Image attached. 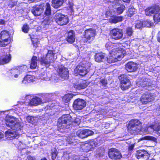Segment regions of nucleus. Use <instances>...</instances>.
Masks as SVG:
<instances>
[{"label": "nucleus", "mask_w": 160, "mask_h": 160, "mask_svg": "<svg viewBox=\"0 0 160 160\" xmlns=\"http://www.w3.org/2000/svg\"><path fill=\"white\" fill-rule=\"evenodd\" d=\"M126 53L123 49L119 48H114L110 52L109 56L107 58V62L110 63L120 61Z\"/></svg>", "instance_id": "f257e3e1"}, {"label": "nucleus", "mask_w": 160, "mask_h": 160, "mask_svg": "<svg viewBox=\"0 0 160 160\" xmlns=\"http://www.w3.org/2000/svg\"><path fill=\"white\" fill-rule=\"evenodd\" d=\"M73 122L78 124L80 122V120L79 118H77L73 121L69 114L63 115L58 119V128L60 130L68 128H69V126Z\"/></svg>", "instance_id": "f03ea898"}, {"label": "nucleus", "mask_w": 160, "mask_h": 160, "mask_svg": "<svg viewBox=\"0 0 160 160\" xmlns=\"http://www.w3.org/2000/svg\"><path fill=\"white\" fill-rule=\"evenodd\" d=\"M6 124L8 127L16 130H21L23 124L18 118L13 117L7 116L5 118Z\"/></svg>", "instance_id": "7ed1b4c3"}, {"label": "nucleus", "mask_w": 160, "mask_h": 160, "mask_svg": "<svg viewBox=\"0 0 160 160\" xmlns=\"http://www.w3.org/2000/svg\"><path fill=\"white\" fill-rule=\"evenodd\" d=\"M142 128L140 121L137 119L131 121L128 127V131L132 134H137L141 131Z\"/></svg>", "instance_id": "20e7f679"}, {"label": "nucleus", "mask_w": 160, "mask_h": 160, "mask_svg": "<svg viewBox=\"0 0 160 160\" xmlns=\"http://www.w3.org/2000/svg\"><path fill=\"white\" fill-rule=\"evenodd\" d=\"M55 51L49 50L45 57H43L39 59L42 64L47 67H48L51 63L53 62L56 58L54 57Z\"/></svg>", "instance_id": "39448f33"}, {"label": "nucleus", "mask_w": 160, "mask_h": 160, "mask_svg": "<svg viewBox=\"0 0 160 160\" xmlns=\"http://www.w3.org/2000/svg\"><path fill=\"white\" fill-rule=\"evenodd\" d=\"M67 1V0H52V5L54 8H57L61 6L64 2ZM67 3L68 5L69 8L72 10L73 5L72 0H68Z\"/></svg>", "instance_id": "423d86ee"}, {"label": "nucleus", "mask_w": 160, "mask_h": 160, "mask_svg": "<svg viewBox=\"0 0 160 160\" xmlns=\"http://www.w3.org/2000/svg\"><path fill=\"white\" fill-rule=\"evenodd\" d=\"M108 156L112 160H119L122 157L120 152L115 148H112L109 150Z\"/></svg>", "instance_id": "0eeeda50"}, {"label": "nucleus", "mask_w": 160, "mask_h": 160, "mask_svg": "<svg viewBox=\"0 0 160 160\" xmlns=\"http://www.w3.org/2000/svg\"><path fill=\"white\" fill-rule=\"evenodd\" d=\"M55 18L56 22L60 25H66L68 22V19L67 17L59 13L56 14Z\"/></svg>", "instance_id": "6e6552de"}, {"label": "nucleus", "mask_w": 160, "mask_h": 160, "mask_svg": "<svg viewBox=\"0 0 160 160\" xmlns=\"http://www.w3.org/2000/svg\"><path fill=\"white\" fill-rule=\"evenodd\" d=\"M155 131L158 132L160 131V124L149 125L148 127H144L142 128L141 130L142 132L147 134L151 133Z\"/></svg>", "instance_id": "1a4fd4ad"}, {"label": "nucleus", "mask_w": 160, "mask_h": 160, "mask_svg": "<svg viewBox=\"0 0 160 160\" xmlns=\"http://www.w3.org/2000/svg\"><path fill=\"white\" fill-rule=\"evenodd\" d=\"M110 33L112 38L115 40L121 39L123 35L122 30L117 28L112 29L110 31Z\"/></svg>", "instance_id": "9d476101"}, {"label": "nucleus", "mask_w": 160, "mask_h": 160, "mask_svg": "<svg viewBox=\"0 0 160 160\" xmlns=\"http://www.w3.org/2000/svg\"><path fill=\"white\" fill-rule=\"evenodd\" d=\"M76 134L79 138H83L92 135L94 134V132L89 129H80L77 131Z\"/></svg>", "instance_id": "9b49d317"}, {"label": "nucleus", "mask_w": 160, "mask_h": 160, "mask_svg": "<svg viewBox=\"0 0 160 160\" xmlns=\"http://www.w3.org/2000/svg\"><path fill=\"white\" fill-rule=\"evenodd\" d=\"M85 101L82 99H78L76 100L74 102L73 107L76 110L82 109L86 106Z\"/></svg>", "instance_id": "f8f14e48"}, {"label": "nucleus", "mask_w": 160, "mask_h": 160, "mask_svg": "<svg viewBox=\"0 0 160 160\" xmlns=\"http://www.w3.org/2000/svg\"><path fill=\"white\" fill-rule=\"evenodd\" d=\"M154 98L151 94L148 92L143 94L140 98V100L142 104H147L148 103L153 101Z\"/></svg>", "instance_id": "ddd939ff"}, {"label": "nucleus", "mask_w": 160, "mask_h": 160, "mask_svg": "<svg viewBox=\"0 0 160 160\" xmlns=\"http://www.w3.org/2000/svg\"><path fill=\"white\" fill-rule=\"evenodd\" d=\"M95 30L94 28H89L86 30L84 32V37L87 40H93L96 35Z\"/></svg>", "instance_id": "4468645a"}, {"label": "nucleus", "mask_w": 160, "mask_h": 160, "mask_svg": "<svg viewBox=\"0 0 160 160\" xmlns=\"http://www.w3.org/2000/svg\"><path fill=\"white\" fill-rule=\"evenodd\" d=\"M84 65L79 64L74 70V72L76 74H79L81 76L85 75L87 73L88 68Z\"/></svg>", "instance_id": "2eb2a0df"}, {"label": "nucleus", "mask_w": 160, "mask_h": 160, "mask_svg": "<svg viewBox=\"0 0 160 160\" xmlns=\"http://www.w3.org/2000/svg\"><path fill=\"white\" fill-rule=\"evenodd\" d=\"M26 66H24L23 67H21L17 69H11L10 71L11 73V78L14 79H15L18 78L19 76L20 75L22 72V70L24 68H26Z\"/></svg>", "instance_id": "dca6fc26"}, {"label": "nucleus", "mask_w": 160, "mask_h": 160, "mask_svg": "<svg viewBox=\"0 0 160 160\" xmlns=\"http://www.w3.org/2000/svg\"><path fill=\"white\" fill-rule=\"evenodd\" d=\"M160 8L158 6H154L146 8L145 10V14L147 16H150L152 14L155 15L159 11Z\"/></svg>", "instance_id": "f3484780"}, {"label": "nucleus", "mask_w": 160, "mask_h": 160, "mask_svg": "<svg viewBox=\"0 0 160 160\" xmlns=\"http://www.w3.org/2000/svg\"><path fill=\"white\" fill-rule=\"evenodd\" d=\"M58 74L59 76L64 79H67L68 77V71L64 66H61L58 68Z\"/></svg>", "instance_id": "a211bd4d"}, {"label": "nucleus", "mask_w": 160, "mask_h": 160, "mask_svg": "<svg viewBox=\"0 0 160 160\" xmlns=\"http://www.w3.org/2000/svg\"><path fill=\"white\" fill-rule=\"evenodd\" d=\"M11 59V56L8 52L5 55L0 57V65H3L9 62Z\"/></svg>", "instance_id": "6ab92c4d"}, {"label": "nucleus", "mask_w": 160, "mask_h": 160, "mask_svg": "<svg viewBox=\"0 0 160 160\" xmlns=\"http://www.w3.org/2000/svg\"><path fill=\"white\" fill-rule=\"evenodd\" d=\"M19 134L16 132L12 130H9L6 132L5 137L8 139H13L18 136Z\"/></svg>", "instance_id": "aec40b11"}, {"label": "nucleus", "mask_w": 160, "mask_h": 160, "mask_svg": "<svg viewBox=\"0 0 160 160\" xmlns=\"http://www.w3.org/2000/svg\"><path fill=\"white\" fill-rule=\"evenodd\" d=\"M137 68V65L133 62H129L126 65V69L129 72L135 71Z\"/></svg>", "instance_id": "412c9836"}, {"label": "nucleus", "mask_w": 160, "mask_h": 160, "mask_svg": "<svg viewBox=\"0 0 160 160\" xmlns=\"http://www.w3.org/2000/svg\"><path fill=\"white\" fill-rule=\"evenodd\" d=\"M136 155L138 159L142 158L147 159L148 158L149 154L145 150H138L137 151Z\"/></svg>", "instance_id": "4be33fe9"}, {"label": "nucleus", "mask_w": 160, "mask_h": 160, "mask_svg": "<svg viewBox=\"0 0 160 160\" xmlns=\"http://www.w3.org/2000/svg\"><path fill=\"white\" fill-rule=\"evenodd\" d=\"M98 141L97 139H94L90 140L87 144L86 147L87 149L86 150L88 151L92 150V149L95 147L98 144Z\"/></svg>", "instance_id": "5701e85b"}, {"label": "nucleus", "mask_w": 160, "mask_h": 160, "mask_svg": "<svg viewBox=\"0 0 160 160\" xmlns=\"http://www.w3.org/2000/svg\"><path fill=\"white\" fill-rule=\"evenodd\" d=\"M44 8L42 6H36L34 7L32 11L33 14L35 16L40 15L43 12Z\"/></svg>", "instance_id": "b1692460"}, {"label": "nucleus", "mask_w": 160, "mask_h": 160, "mask_svg": "<svg viewBox=\"0 0 160 160\" xmlns=\"http://www.w3.org/2000/svg\"><path fill=\"white\" fill-rule=\"evenodd\" d=\"M42 102L41 99L37 97H35L32 99L30 101L29 105L30 106H36Z\"/></svg>", "instance_id": "393cba45"}, {"label": "nucleus", "mask_w": 160, "mask_h": 160, "mask_svg": "<svg viewBox=\"0 0 160 160\" xmlns=\"http://www.w3.org/2000/svg\"><path fill=\"white\" fill-rule=\"evenodd\" d=\"M75 33L73 31H70L68 33L67 38V41L70 43H72L75 41Z\"/></svg>", "instance_id": "a878e982"}, {"label": "nucleus", "mask_w": 160, "mask_h": 160, "mask_svg": "<svg viewBox=\"0 0 160 160\" xmlns=\"http://www.w3.org/2000/svg\"><path fill=\"white\" fill-rule=\"evenodd\" d=\"M35 77L30 75H27L24 78L22 82L25 84H27L29 83L35 81Z\"/></svg>", "instance_id": "bb28decb"}, {"label": "nucleus", "mask_w": 160, "mask_h": 160, "mask_svg": "<svg viewBox=\"0 0 160 160\" xmlns=\"http://www.w3.org/2000/svg\"><path fill=\"white\" fill-rule=\"evenodd\" d=\"M0 39L10 41L9 32L6 30L2 31L0 33Z\"/></svg>", "instance_id": "cd10ccee"}, {"label": "nucleus", "mask_w": 160, "mask_h": 160, "mask_svg": "<svg viewBox=\"0 0 160 160\" xmlns=\"http://www.w3.org/2000/svg\"><path fill=\"white\" fill-rule=\"evenodd\" d=\"M104 53H96L95 56V59L97 62H103L105 60Z\"/></svg>", "instance_id": "c85d7f7f"}, {"label": "nucleus", "mask_w": 160, "mask_h": 160, "mask_svg": "<svg viewBox=\"0 0 160 160\" xmlns=\"http://www.w3.org/2000/svg\"><path fill=\"white\" fill-rule=\"evenodd\" d=\"M105 150L103 148H98L96 151L95 156L97 158L102 157L104 154Z\"/></svg>", "instance_id": "c756f323"}, {"label": "nucleus", "mask_w": 160, "mask_h": 160, "mask_svg": "<svg viewBox=\"0 0 160 160\" xmlns=\"http://www.w3.org/2000/svg\"><path fill=\"white\" fill-rule=\"evenodd\" d=\"M88 85V83L84 81L79 84L75 85L74 87L80 90L85 88Z\"/></svg>", "instance_id": "7c9ffc66"}, {"label": "nucleus", "mask_w": 160, "mask_h": 160, "mask_svg": "<svg viewBox=\"0 0 160 160\" xmlns=\"http://www.w3.org/2000/svg\"><path fill=\"white\" fill-rule=\"evenodd\" d=\"M37 58L36 56H33L31 60L30 68L31 69L35 68L37 66Z\"/></svg>", "instance_id": "2f4dec72"}, {"label": "nucleus", "mask_w": 160, "mask_h": 160, "mask_svg": "<svg viewBox=\"0 0 160 160\" xmlns=\"http://www.w3.org/2000/svg\"><path fill=\"white\" fill-rule=\"evenodd\" d=\"M122 21V17L120 16L112 17L109 19V22L113 23H116Z\"/></svg>", "instance_id": "473e14b6"}, {"label": "nucleus", "mask_w": 160, "mask_h": 160, "mask_svg": "<svg viewBox=\"0 0 160 160\" xmlns=\"http://www.w3.org/2000/svg\"><path fill=\"white\" fill-rule=\"evenodd\" d=\"M144 140H151L155 142L156 141L157 139L156 138L150 136H145L143 137L140 138L138 140V142Z\"/></svg>", "instance_id": "72a5a7b5"}, {"label": "nucleus", "mask_w": 160, "mask_h": 160, "mask_svg": "<svg viewBox=\"0 0 160 160\" xmlns=\"http://www.w3.org/2000/svg\"><path fill=\"white\" fill-rule=\"evenodd\" d=\"M52 21V18L50 17H46L44 19L43 21H42V26L49 25L51 23Z\"/></svg>", "instance_id": "f704fd0d"}, {"label": "nucleus", "mask_w": 160, "mask_h": 160, "mask_svg": "<svg viewBox=\"0 0 160 160\" xmlns=\"http://www.w3.org/2000/svg\"><path fill=\"white\" fill-rule=\"evenodd\" d=\"M41 79L46 81H48L50 80V75L47 72L42 73L41 74Z\"/></svg>", "instance_id": "c9c22d12"}, {"label": "nucleus", "mask_w": 160, "mask_h": 160, "mask_svg": "<svg viewBox=\"0 0 160 160\" xmlns=\"http://www.w3.org/2000/svg\"><path fill=\"white\" fill-rule=\"evenodd\" d=\"M119 78L121 81V87L122 89L123 90H125L128 89L129 88L130 86H128L127 85L126 82L124 81V79H121L120 78Z\"/></svg>", "instance_id": "e433bc0d"}, {"label": "nucleus", "mask_w": 160, "mask_h": 160, "mask_svg": "<svg viewBox=\"0 0 160 160\" xmlns=\"http://www.w3.org/2000/svg\"><path fill=\"white\" fill-rule=\"evenodd\" d=\"M72 94H68L65 95L62 98V100L65 103L68 102L72 98Z\"/></svg>", "instance_id": "4c0bfd02"}, {"label": "nucleus", "mask_w": 160, "mask_h": 160, "mask_svg": "<svg viewBox=\"0 0 160 160\" xmlns=\"http://www.w3.org/2000/svg\"><path fill=\"white\" fill-rule=\"evenodd\" d=\"M119 78L121 79H124V81L126 82L127 85L128 86H130L131 83L127 75H122L120 76Z\"/></svg>", "instance_id": "58836bf2"}, {"label": "nucleus", "mask_w": 160, "mask_h": 160, "mask_svg": "<svg viewBox=\"0 0 160 160\" xmlns=\"http://www.w3.org/2000/svg\"><path fill=\"white\" fill-rule=\"evenodd\" d=\"M153 19L155 22L157 23L160 22V10L153 16Z\"/></svg>", "instance_id": "ea45409f"}, {"label": "nucleus", "mask_w": 160, "mask_h": 160, "mask_svg": "<svg viewBox=\"0 0 160 160\" xmlns=\"http://www.w3.org/2000/svg\"><path fill=\"white\" fill-rule=\"evenodd\" d=\"M125 8V7L123 5H121L118 7L117 8L116 12L118 14H121Z\"/></svg>", "instance_id": "a19ab883"}, {"label": "nucleus", "mask_w": 160, "mask_h": 160, "mask_svg": "<svg viewBox=\"0 0 160 160\" xmlns=\"http://www.w3.org/2000/svg\"><path fill=\"white\" fill-rule=\"evenodd\" d=\"M45 13L47 15H50L51 13L50 4L48 3H46V7Z\"/></svg>", "instance_id": "79ce46f5"}, {"label": "nucleus", "mask_w": 160, "mask_h": 160, "mask_svg": "<svg viewBox=\"0 0 160 160\" xmlns=\"http://www.w3.org/2000/svg\"><path fill=\"white\" fill-rule=\"evenodd\" d=\"M57 154L58 152L56 148H54L52 149L51 155L52 159L54 160L55 159Z\"/></svg>", "instance_id": "37998d69"}, {"label": "nucleus", "mask_w": 160, "mask_h": 160, "mask_svg": "<svg viewBox=\"0 0 160 160\" xmlns=\"http://www.w3.org/2000/svg\"><path fill=\"white\" fill-rule=\"evenodd\" d=\"M10 42L9 41L0 39V46L5 47L8 45Z\"/></svg>", "instance_id": "c03bdc74"}, {"label": "nucleus", "mask_w": 160, "mask_h": 160, "mask_svg": "<svg viewBox=\"0 0 160 160\" xmlns=\"http://www.w3.org/2000/svg\"><path fill=\"white\" fill-rule=\"evenodd\" d=\"M143 27L147 26L148 27L153 25V23L150 21H145L142 22Z\"/></svg>", "instance_id": "a18cd8bd"}, {"label": "nucleus", "mask_w": 160, "mask_h": 160, "mask_svg": "<svg viewBox=\"0 0 160 160\" xmlns=\"http://www.w3.org/2000/svg\"><path fill=\"white\" fill-rule=\"evenodd\" d=\"M135 9L133 8H131L128 9V12H127V15L128 16L131 17L135 13Z\"/></svg>", "instance_id": "49530a36"}, {"label": "nucleus", "mask_w": 160, "mask_h": 160, "mask_svg": "<svg viewBox=\"0 0 160 160\" xmlns=\"http://www.w3.org/2000/svg\"><path fill=\"white\" fill-rule=\"evenodd\" d=\"M18 147L21 149H23L25 148L26 145V142L23 141H21L19 142L18 143Z\"/></svg>", "instance_id": "de8ad7c7"}, {"label": "nucleus", "mask_w": 160, "mask_h": 160, "mask_svg": "<svg viewBox=\"0 0 160 160\" xmlns=\"http://www.w3.org/2000/svg\"><path fill=\"white\" fill-rule=\"evenodd\" d=\"M18 147L21 149H23L25 148L26 145V142L23 141H21L19 142L18 143Z\"/></svg>", "instance_id": "09e8293b"}, {"label": "nucleus", "mask_w": 160, "mask_h": 160, "mask_svg": "<svg viewBox=\"0 0 160 160\" xmlns=\"http://www.w3.org/2000/svg\"><path fill=\"white\" fill-rule=\"evenodd\" d=\"M36 119V118H34L33 117L31 116H28L26 118L27 120L29 122H34Z\"/></svg>", "instance_id": "8fccbe9b"}, {"label": "nucleus", "mask_w": 160, "mask_h": 160, "mask_svg": "<svg viewBox=\"0 0 160 160\" xmlns=\"http://www.w3.org/2000/svg\"><path fill=\"white\" fill-rule=\"evenodd\" d=\"M29 26L27 24L24 25L22 28L23 32L25 33H27L29 29Z\"/></svg>", "instance_id": "3c124183"}, {"label": "nucleus", "mask_w": 160, "mask_h": 160, "mask_svg": "<svg viewBox=\"0 0 160 160\" xmlns=\"http://www.w3.org/2000/svg\"><path fill=\"white\" fill-rule=\"evenodd\" d=\"M31 40L33 46L35 47H36L38 45V39L37 38H31Z\"/></svg>", "instance_id": "603ef678"}, {"label": "nucleus", "mask_w": 160, "mask_h": 160, "mask_svg": "<svg viewBox=\"0 0 160 160\" xmlns=\"http://www.w3.org/2000/svg\"><path fill=\"white\" fill-rule=\"evenodd\" d=\"M135 28H140L143 27L142 22L138 21L135 26Z\"/></svg>", "instance_id": "864d4df0"}, {"label": "nucleus", "mask_w": 160, "mask_h": 160, "mask_svg": "<svg viewBox=\"0 0 160 160\" xmlns=\"http://www.w3.org/2000/svg\"><path fill=\"white\" fill-rule=\"evenodd\" d=\"M126 33L128 36L131 35L132 33V28H128L126 29Z\"/></svg>", "instance_id": "5fc2aeb1"}, {"label": "nucleus", "mask_w": 160, "mask_h": 160, "mask_svg": "<svg viewBox=\"0 0 160 160\" xmlns=\"http://www.w3.org/2000/svg\"><path fill=\"white\" fill-rule=\"evenodd\" d=\"M76 160H88L87 157H85L81 156L80 157L77 156L75 159Z\"/></svg>", "instance_id": "6e6d98bb"}, {"label": "nucleus", "mask_w": 160, "mask_h": 160, "mask_svg": "<svg viewBox=\"0 0 160 160\" xmlns=\"http://www.w3.org/2000/svg\"><path fill=\"white\" fill-rule=\"evenodd\" d=\"M27 158L28 160H35V158L34 157H32L30 155H28L27 157ZM40 160H47V159L46 158H42Z\"/></svg>", "instance_id": "4d7b16f0"}, {"label": "nucleus", "mask_w": 160, "mask_h": 160, "mask_svg": "<svg viewBox=\"0 0 160 160\" xmlns=\"http://www.w3.org/2000/svg\"><path fill=\"white\" fill-rule=\"evenodd\" d=\"M112 44L111 42H108L106 43L105 46L108 50H109L112 48Z\"/></svg>", "instance_id": "13d9d810"}, {"label": "nucleus", "mask_w": 160, "mask_h": 160, "mask_svg": "<svg viewBox=\"0 0 160 160\" xmlns=\"http://www.w3.org/2000/svg\"><path fill=\"white\" fill-rule=\"evenodd\" d=\"M100 82L101 84H102V85L104 87L106 86L107 84L106 80L105 79H103L102 80L100 81Z\"/></svg>", "instance_id": "bf43d9fd"}, {"label": "nucleus", "mask_w": 160, "mask_h": 160, "mask_svg": "<svg viewBox=\"0 0 160 160\" xmlns=\"http://www.w3.org/2000/svg\"><path fill=\"white\" fill-rule=\"evenodd\" d=\"M134 147V144H132V145H131L128 147V150L129 151H132V150L133 149Z\"/></svg>", "instance_id": "052dcab7"}, {"label": "nucleus", "mask_w": 160, "mask_h": 160, "mask_svg": "<svg viewBox=\"0 0 160 160\" xmlns=\"http://www.w3.org/2000/svg\"><path fill=\"white\" fill-rule=\"evenodd\" d=\"M45 118H46V119H48L49 118H50L51 116L48 114H46L45 115Z\"/></svg>", "instance_id": "680f3d73"}, {"label": "nucleus", "mask_w": 160, "mask_h": 160, "mask_svg": "<svg viewBox=\"0 0 160 160\" xmlns=\"http://www.w3.org/2000/svg\"><path fill=\"white\" fill-rule=\"evenodd\" d=\"M157 39L158 41L160 42V31L158 33Z\"/></svg>", "instance_id": "e2e57ef3"}, {"label": "nucleus", "mask_w": 160, "mask_h": 160, "mask_svg": "<svg viewBox=\"0 0 160 160\" xmlns=\"http://www.w3.org/2000/svg\"><path fill=\"white\" fill-rule=\"evenodd\" d=\"M4 135L3 133L0 132V139L3 138Z\"/></svg>", "instance_id": "0e129e2a"}, {"label": "nucleus", "mask_w": 160, "mask_h": 160, "mask_svg": "<svg viewBox=\"0 0 160 160\" xmlns=\"http://www.w3.org/2000/svg\"><path fill=\"white\" fill-rule=\"evenodd\" d=\"M5 21L3 20H0V24H3L5 23Z\"/></svg>", "instance_id": "69168bd1"}, {"label": "nucleus", "mask_w": 160, "mask_h": 160, "mask_svg": "<svg viewBox=\"0 0 160 160\" xmlns=\"http://www.w3.org/2000/svg\"><path fill=\"white\" fill-rule=\"evenodd\" d=\"M130 0H122V1L128 3L130 2Z\"/></svg>", "instance_id": "338daca9"}, {"label": "nucleus", "mask_w": 160, "mask_h": 160, "mask_svg": "<svg viewBox=\"0 0 160 160\" xmlns=\"http://www.w3.org/2000/svg\"><path fill=\"white\" fill-rule=\"evenodd\" d=\"M14 4L13 5V6L16 5L17 3V1H14Z\"/></svg>", "instance_id": "774afa93"}]
</instances>
